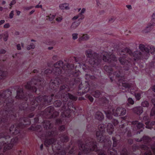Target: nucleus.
Listing matches in <instances>:
<instances>
[{
	"instance_id": "f257e3e1",
	"label": "nucleus",
	"mask_w": 155,
	"mask_h": 155,
	"mask_svg": "<svg viewBox=\"0 0 155 155\" xmlns=\"http://www.w3.org/2000/svg\"><path fill=\"white\" fill-rule=\"evenodd\" d=\"M21 126H17L15 127L14 125L11 126L9 130H7L0 134V142L1 146H3L5 149H10L13 146L14 144L16 143L18 140L17 138L10 139L9 132H10L15 135L19 133V129L18 127Z\"/></svg>"
},
{
	"instance_id": "f03ea898",
	"label": "nucleus",
	"mask_w": 155,
	"mask_h": 155,
	"mask_svg": "<svg viewBox=\"0 0 155 155\" xmlns=\"http://www.w3.org/2000/svg\"><path fill=\"white\" fill-rule=\"evenodd\" d=\"M85 54L88 62L93 67H96L100 63L101 59L99 54L88 50L86 51Z\"/></svg>"
},
{
	"instance_id": "7ed1b4c3",
	"label": "nucleus",
	"mask_w": 155,
	"mask_h": 155,
	"mask_svg": "<svg viewBox=\"0 0 155 155\" xmlns=\"http://www.w3.org/2000/svg\"><path fill=\"white\" fill-rule=\"evenodd\" d=\"M79 147L80 150L85 153H87L90 151H96L97 150L96 143L92 142L87 143L85 145L82 144Z\"/></svg>"
},
{
	"instance_id": "20e7f679",
	"label": "nucleus",
	"mask_w": 155,
	"mask_h": 155,
	"mask_svg": "<svg viewBox=\"0 0 155 155\" xmlns=\"http://www.w3.org/2000/svg\"><path fill=\"white\" fill-rule=\"evenodd\" d=\"M51 100V99L49 97L46 96H39L32 100L31 103L32 106V107L35 108L41 101H43L45 103H48L50 102Z\"/></svg>"
},
{
	"instance_id": "39448f33",
	"label": "nucleus",
	"mask_w": 155,
	"mask_h": 155,
	"mask_svg": "<svg viewBox=\"0 0 155 155\" xmlns=\"http://www.w3.org/2000/svg\"><path fill=\"white\" fill-rule=\"evenodd\" d=\"M126 112L125 108L122 107H118L116 109H113L112 114L115 117H118L124 115Z\"/></svg>"
},
{
	"instance_id": "423d86ee",
	"label": "nucleus",
	"mask_w": 155,
	"mask_h": 155,
	"mask_svg": "<svg viewBox=\"0 0 155 155\" xmlns=\"http://www.w3.org/2000/svg\"><path fill=\"white\" fill-rule=\"evenodd\" d=\"M39 82V81L36 79H32L30 82L27 83V84L25 86V88L29 89H31V88L33 89V88H35L34 87V85L37 84Z\"/></svg>"
},
{
	"instance_id": "0eeeda50",
	"label": "nucleus",
	"mask_w": 155,
	"mask_h": 155,
	"mask_svg": "<svg viewBox=\"0 0 155 155\" xmlns=\"http://www.w3.org/2000/svg\"><path fill=\"white\" fill-rule=\"evenodd\" d=\"M103 60L105 62H108L111 61V60L115 61L116 60V58L115 56L112 54H107L106 55H103Z\"/></svg>"
},
{
	"instance_id": "6e6552de",
	"label": "nucleus",
	"mask_w": 155,
	"mask_h": 155,
	"mask_svg": "<svg viewBox=\"0 0 155 155\" xmlns=\"http://www.w3.org/2000/svg\"><path fill=\"white\" fill-rule=\"evenodd\" d=\"M139 48L142 52L143 57L145 56H148L149 55V51L148 48L145 46L143 44H140L139 46Z\"/></svg>"
},
{
	"instance_id": "1a4fd4ad",
	"label": "nucleus",
	"mask_w": 155,
	"mask_h": 155,
	"mask_svg": "<svg viewBox=\"0 0 155 155\" xmlns=\"http://www.w3.org/2000/svg\"><path fill=\"white\" fill-rule=\"evenodd\" d=\"M133 111L137 114L140 115L143 112V108L140 106L136 107L132 109Z\"/></svg>"
},
{
	"instance_id": "9d476101",
	"label": "nucleus",
	"mask_w": 155,
	"mask_h": 155,
	"mask_svg": "<svg viewBox=\"0 0 155 155\" xmlns=\"http://www.w3.org/2000/svg\"><path fill=\"white\" fill-rule=\"evenodd\" d=\"M103 132L100 130L97 132V138L99 142H102L104 140V137L102 135Z\"/></svg>"
},
{
	"instance_id": "9b49d317",
	"label": "nucleus",
	"mask_w": 155,
	"mask_h": 155,
	"mask_svg": "<svg viewBox=\"0 0 155 155\" xmlns=\"http://www.w3.org/2000/svg\"><path fill=\"white\" fill-rule=\"evenodd\" d=\"M94 117L95 119L99 120H101L104 119V116L101 112L98 111L95 113Z\"/></svg>"
},
{
	"instance_id": "f8f14e48",
	"label": "nucleus",
	"mask_w": 155,
	"mask_h": 155,
	"mask_svg": "<svg viewBox=\"0 0 155 155\" xmlns=\"http://www.w3.org/2000/svg\"><path fill=\"white\" fill-rule=\"evenodd\" d=\"M133 56L137 59H139L141 57H143V54L141 53L140 51H136L134 52L133 54Z\"/></svg>"
},
{
	"instance_id": "ddd939ff",
	"label": "nucleus",
	"mask_w": 155,
	"mask_h": 155,
	"mask_svg": "<svg viewBox=\"0 0 155 155\" xmlns=\"http://www.w3.org/2000/svg\"><path fill=\"white\" fill-rule=\"evenodd\" d=\"M107 132L110 134H112L114 130V127L111 124L109 123L108 124L107 126Z\"/></svg>"
},
{
	"instance_id": "4468645a",
	"label": "nucleus",
	"mask_w": 155,
	"mask_h": 155,
	"mask_svg": "<svg viewBox=\"0 0 155 155\" xmlns=\"http://www.w3.org/2000/svg\"><path fill=\"white\" fill-rule=\"evenodd\" d=\"M55 142L56 140L53 139L47 140L45 141V145L46 146H48L49 145L54 143Z\"/></svg>"
},
{
	"instance_id": "2eb2a0df",
	"label": "nucleus",
	"mask_w": 155,
	"mask_h": 155,
	"mask_svg": "<svg viewBox=\"0 0 155 155\" xmlns=\"http://www.w3.org/2000/svg\"><path fill=\"white\" fill-rule=\"evenodd\" d=\"M69 6V4L67 3L61 4L60 5L59 8L61 10H68L70 8Z\"/></svg>"
},
{
	"instance_id": "dca6fc26",
	"label": "nucleus",
	"mask_w": 155,
	"mask_h": 155,
	"mask_svg": "<svg viewBox=\"0 0 155 155\" xmlns=\"http://www.w3.org/2000/svg\"><path fill=\"white\" fill-rule=\"evenodd\" d=\"M89 38V36L87 34H83V35L80 37L78 40L79 41H87Z\"/></svg>"
},
{
	"instance_id": "f3484780",
	"label": "nucleus",
	"mask_w": 155,
	"mask_h": 155,
	"mask_svg": "<svg viewBox=\"0 0 155 155\" xmlns=\"http://www.w3.org/2000/svg\"><path fill=\"white\" fill-rule=\"evenodd\" d=\"M55 74L58 75L60 74L61 73V71L60 68L54 67L53 69Z\"/></svg>"
},
{
	"instance_id": "a211bd4d",
	"label": "nucleus",
	"mask_w": 155,
	"mask_h": 155,
	"mask_svg": "<svg viewBox=\"0 0 155 155\" xmlns=\"http://www.w3.org/2000/svg\"><path fill=\"white\" fill-rule=\"evenodd\" d=\"M121 52L128 53L131 56H132L133 54L130 49L127 48H126L123 50L121 51Z\"/></svg>"
},
{
	"instance_id": "6ab92c4d",
	"label": "nucleus",
	"mask_w": 155,
	"mask_h": 155,
	"mask_svg": "<svg viewBox=\"0 0 155 155\" xmlns=\"http://www.w3.org/2000/svg\"><path fill=\"white\" fill-rule=\"evenodd\" d=\"M63 64V62L62 61H59L54 64V67L60 68L61 67Z\"/></svg>"
},
{
	"instance_id": "aec40b11",
	"label": "nucleus",
	"mask_w": 155,
	"mask_h": 155,
	"mask_svg": "<svg viewBox=\"0 0 155 155\" xmlns=\"http://www.w3.org/2000/svg\"><path fill=\"white\" fill-rule=\"evenodd\" d=\"M80 22L79 21H75L74 22L71 26L72 28L73 29L76 28L80 24Z\"/></svg>"
},
{
	"instance_id": "412c9836",
	"label": "nucleus",
	"mask_w": 155,
	"mask_h": 155,
	"mask_svg": "<svg viewBox=\"0 0 155 155\" xmlns=\"http://www.w3.org/2000/svg\"><path fill=\"white\" fill-rule=\"evenodd\" d=\"M62 104V102L60 100H57L54 103V105L56 107H60Z\"/></svg>"
},
{
	"instance_id": "4be33fe9",
	"label": "nucleus",
	"mask_w": 155,
	"mask_h": 155,
	"mask_svg": "<svg viewBox=\"0 0 155 155\" xmlns=\"http://www.w3.org/2000/svg\"><path fill=\"white\" fill-rule=\"evenodd\" d=\"M60 138L61 140L63 142H67L68 140V137L65 135L61 136Z\"/></svg>"
},
{
	"instance_id": "5701e85b",
	"label": "nucleus",
	"mask_w": 155,
	"mask_h": 155,
	"mask_svg": "<svg viewBox=\"0 0 155 155\" xmlns=\"http://www.w3.org/2000/svg\"><path fill=\"white\" fill-rule=\"evenodd\" d=\"M149 104L148 102L147 101H144L141 103V105L143 107H148Z\"/></svg>"
},
{
	"instance_id": "b1692460",
	"label": "nucleus",
	"mask_w": 155,
	"mask_h": 155,
	"mask_svg": "<svg viewBox=\"0 0 155 155\" xmlns=\"http://www.w3.org/2000/svg\"><path fill=\"white\" fill-rule=\"evenodd\" d=\"M104 124H100L98 126V129L99 130L103 132L104 130Z\"/></svg>"
},
{
	"instance_id": "393cba45",
	"label": "nucleus",
	"mask_w": 155,
	"mask_h": 155,
	"mask_svg": "<svg viewBox=\"0 0 155 155\" xmlns=\"http://www.w3.org/2000/svg\"><path fill=\"white\" fill-rule=\"evenodd\" d=\"M101 94V93L98 91H96L93 93V95L94 97L97 98L99 97Z\"/></svg>"
},
{
	"instance_id": "a878e982",
	"label": "nucleus",
	"mask_w": 155,
	"mask_h": 155,
	"mask_svg": "<svg viewBox=\"0 0 155 155\" xmlns=\"http://www.w3.org/2000/svg\"><path fill=\"white\" fill-rule=\"evenodd\" d=\"M151 28L147 26L143 30V32L145 33H147L149 32L151 30Z\"/></svg>"
},
{
	"instance_id": "bb28decb",
	"label": "nucleus",
	"mask_w": 155,
	"mask_h": 155,
	"mask_svg": "<svg viewBox=\"0 0 155 155\" xmlns=\"http://www.w3.org/2000/svg\"><path fill=\"white\" fill-rule=\"evenodd\" d=\"M55 16V15L50 14L49 16H47V17L48 18L50 21H52L54 18Z\"/></svg>"
},
{
	"instance_id": "cd10ccee",
	"label": "nucleus",
	"mask_w": 155,
	"mask_h": 155,
	"mask_svg": "<svg viewBox=\"0 0 155 155\" xmlns=\"http://www.w3.org/2000/svg\"><path fill=\"white\" fill-rule=\"evenodd\" d=\"M35 48V46L34 44L33 43H32L30 45H28L27 48V49L28 50H30L31 49H33Z\"/></svg>"
},
{
	"instance_id": "c85d7f7f",
	"label": "nucleus",
	"mask_w": 155,
	"mask_h": 155,
	"mask_svg": "<svg viewBox=\"0 0 155 155\" xmlns=\"http://www.w3.org/2000/svg\"><path fill=\"white\" fill-rule=\"evenodd\" d=\"M155 25V22L154 21H151L149 22L147 26L152 28V27Z\"/></svg>"
},
{
	"instance_id": "c756f323",
	"label": "nucleus",
	"mask_w": 155,
	"mask_h": 155,
	"mask_svg": "<svg viewBox=\"0 0 155 155\" xmlns=\"http://www.w3.org/2000/svg\"><path fill=\"white\" fill-rule=\"evenodd\" d=\"M0 75L2 78H4L7 76V73L6 72L1 71L0 72Z\"/></svg>"
},
{
	"instance_id": "7c9ffc66",
	"label": "nucleus",
	"mask_w": 155,
	"mask_h": 155,
	"mask_svg": "<svg viewBox=\"0 0 155 155\" xmlns=\"http://www.w3.org/2000/svg\"><path fill=\"white\" fill-rule=\"evenodd\" d=\"M110 152V154L111 155H116L117 154V151L114 150H112V151H110V150H108V152Z\"/></svg>"
},
{
	"instance_id": "2f4dec72",
	"label": "nucleus",
	"mask_w": 155,
	"mask_h": 155,
	"mask_svg": "<svg viewBox=\"0 0 155 155\" xmlns=\"http://www.w3.org/2000/svg\"><path fill=\"white\" fill-rule=\"evenodd\" d=\"M112 122L113 123L114 126L117 125L119 124V121L117 120L116 119H113L112 120Z\"/></svg>"
},
{
	"instance_id": "473e14b6",
	"label": "nucleus",
	"mask_w": 155,
	"mask_h": 155,
	"mask_svg": "<svg viewBox=\"0 0 155 155\" xmlns=\"http://www.w3.org/2000/svg\"><path fill=\"white\" fill-rule=\"evenodd\" d=\"M137 126L138 129H140L143 127V124L142 123H139L137 124Z\"/></svg>"
},
{
	"instance_id": "72a5a7b5",
	"label": "nucleus",
	"mask_w": 155,
	"mask_h": 155,
	"mask_svg": "<svg viewBox=\"0 0 155 155\" xmlns=\"http://www.w3.org/2000/svg\"><path fill=\"white\" fill-rule=\"evenodd\" d=\"M135 97L136 99L138 100L140 99L141 98V95L140 93H137L135 94Z\"/></svg>"
},
{
	"instance_id": "f704fd0d",
	"label": "nucleus",
	"mask_w": 155,
	"mask_h": 155,
	"mask_svg": "<svg viewBox=\"0 0 155 155\" xmlns=\"http://www.w3.org/2000/svg\"><path fill=\"white\" fill-rule=\"evenodd\" d=\"M154 115H155V107L153 108L150 114L151 116H153Z\"/></svg>"
},
{
	"instance_id": "c9c22d12",
	"label": "nucleus",
	"mask_w": 155,
	"mask_h": 155,
	"mask_svg": "<svg viewBox=\"0 0 155 155\" xmlns=\"http://www.w3.org/2000/svg\"><path fill=\"white\" fill-rule=\"evenodd\" d=\"M112 139L113 141V146L115 147L117 145V141L116 139L114 137H112Z\"/></svg>"
},
{
	"instance_id": "e433bc0d",
	"label": "nucleus",
	"mask_w": 155,
	"mask_h": 155,
	"mask_svg": "<svg viewBox=\"0 0 155 155\" xmlns=\"http://www.w3.org/2000/svg\"><path fill=\"white\" fill-rule=\"evenodd\" d=\"M128 103L131 104H133L134 103L133 100L130 98H129L128 99Z\"/></svg>"
},
{
	"instance_id": "4c0bfd02",
	"label": "nucleus",
	"mask_w": 155,
	"mask_h": 155,
	"mask_svg": "<svg viewBox=\"0 0 155 155\" xmlns=\"http://www.w3.org/2000/svg\"><path fill=\"white\" fill-rule=\"evenodd\" d=\"M44 72L45 74H48L51 73L52 72V71L50 69H48L45 71Z\"/></svg>"
},
{
	"instance_id": "58836bf2",
	"label": "nucleus",
	"mask_w": 155,
	"mask_h": 155,
	"mask_svg": "<svg viewBox=\"0 0 155 155\" xmlns=\"http://www.w3.org/2000/svg\"><path fill=\"white\" fill-rule=\"evenodd\" d=\"M78 34L74 33L72 34V38L74 40H75L78 38Z\"/></svg>"
},
{
	"instance_id": "ea45409f",
	"label": "nucleus",
	"mask_w": 155,
	"mask_h": 155,
	"mask_svg": "<svg viewBox=\"0 0 155 155\" xmlns=\"http://www.w3.org/2000/svg\"><path fill=\"white\" fill-rule=\"evenodd\" d=\"M119 60L120 62L122 64H124V58H123L120 57L119 58Z\"/></svg>"
},
{
	"instance_id": "a19ab883",
	"label": "nucleus",
	"mask_w": 155,
	"mask_h": 155,
	"mask_svg": "<svg viewBox=\"0 0 155 155\" xmlns=\"http://www.w3.org/2000/svg\"><path fill=\"white\" fill-rule=\"evenodd\" d=\"M150 51L151 53L153 54L155 51V48L153 47H151L150 48Z\"/></svg>"
},
{
	"instance_id": "79ce46f5",
	"label": "nucleus",
	"mask_w": 155,
	"mask_h": 155,
	"mask_svg": "<svg viewBox=\"0 0 155 155\" xmlns=\"http://www.w3.org/2000/svg\"><path fill=\"white\" fill-rule=\"evenodd\" d=\"M110 68L108 66H105L104 67V69L105 71L107 72H110Z\"/></svg>"
},
{
	"instance_id": "37998d69",
	"label": "nucleus",
	"mask_w": 155,
	"mask_h": 155,
	"mask_svg": "<svg viewBox=\"0 0 155 155\" xmlns=\"http://www.w3.org/2000/svg\"><path fill=\"white\" fill-rule=\"evenodd\" d=\"M48 110L50 113H51L54 110V108L52 107H50L48 108Z\"/></svg>"
},
{
	"instance_id": "c03bdc74",
	"label": "nucleus",
	"mask_w": 155,
	"mask_h": 155,
	"mask_svg": "<svg viewBox=\"0 0 155 155\" xmlns=\"http://www.w3.org/2000/svg\"><path fill=\"white\" fill-rule=\"evenodd\" d=\"M14 16V11H11L9 15V16L10 18L12 19L13 18Z\"/></svg>"
},
{
	"instance_id": "a18cd8bd",
	"label": "nucleus",
	"mask_w": 155,
	"mask_h": 155,
	"mask_svg": "<svg viewBox=\"0 0 155 155\" xmlns=\"http://www.w3.org/2000/svg\"><path fill=\"white\" fill-rule=\"evenodd\" d=\"M114 20L115 19L113 17H111L108 19V21L111 23L114 22Z\"/></svg>"
},
{
	"instance_id": "49530a36",
	"label": "nucleus",
	"mask_w": 155,
	"mask_h": 155,
	"mask_svg": "<svg viewBox=\"0 0 155 155\" xmlns=\"http://www.w3.org/2000/svg\"><path fill=\"white\" fill-rule=\"evenodd\" d=\"M86 11V9L85 8H83L81 12L79 14V15H81L83 13H84Z\"/></svg>"
},
{
	"instance_id": "de8ad7c7",
	"label": "nucleus",
	"mask_w": 155,
	"mask_h": 155,
	"mask_svg": "<svg viewBox=\"0 0 155 155\" xmlns=\"http://www.w3.org/2000/svg\"><path fill=\"white\" fill-rule=\"evenodd\" d=\"M47 124V127L48 128V129H50L53 126V125L52 124L50 123L49 122H48V124Z\"/></svg>"
},
{
	"instance_id": "09e8293b",
	"label": "nucleus",
	"mask_w": 155,
	"mask_h": 155,
	"mask_svg": "<svg viewBox=\"0 0 155 155\" xmlns=\"http://www.w3.org/2000/svg\"><path fill=\"white\" fill-rule=\"evenodd\" d=\"M62 17H58L56 18V20L58 22H60L62 20Z\"/></svg>"
},
{
	"instance_id": "8fccbe9b",
	"label": "nucleus",
	"mask_w": 155,
	"mask_h": 155,
	"mask_svg": "<svg viewBox=\"0 0 155 155\" xmlns=\"http://www.w3.org/2000/svg\"><path fill=\"white\" fill-rule=\"evenodd\" d=\"M16 3V1L15 0H13L12 1L10 4L9 5L11 6L12 5H15Z\"/></svg>"
},
{
	"instance_id": "3c124183",
	"label": "nucleus",
	"mask_w": 155,
	"mask_h": 155,
	"mask_svg": "<svg viewBox=\"0 0 155 155\" xmlns=\"http://www.w3.org/2000/svg\"><path fill=\"white\" fill-rule=\"evenodd\" d=\"M149 120V117L147 116H145L143 118V120L144 121L148 120Z\"/></svg>"
},
{
	"instance_id": "603ef678",
	"label": "nucleus",
	"mask_w": 155,
	"mask_h": 155,
	"mask_svg": "<svg viewBox=\"0 0 155 155\" xmlns=\"http://www.w3.org/2000/svg\"><path fill=\"white\" fill-rule=\"evenodd\" d=\"M65 129V127L64 126H61L59 127V130L61 131L64 130Z\"/></svg>"
},
{
	"instance_id": "864d4df0",
	"label": "nucleus",
	"mask_w": 155,
	"mask_h": 155,
	"mask_svg": "<svg viewBox=\"0 0 155 155\" xmlns=\"http://www.w3.org/2000/svg\"><path fill=\"white\" fill-rule=\"evenodd\" d=\"M10 27V25L9 23H7L4 25V27L5 28H8Z\"/></svg>"
},
{
	"instance_id": "5fc2aeb1",
	"label": "nucleus",
	"mask_w": 155,
	"mask_h": 155,
	"mask_svg": "<svg viewBox=\"0 0 155 155\" xmlns=\"http://www.w3.org/2000/svg\"><path fill=\"white\" fill-rule=\"evenodd\" d=\"M69 97L70 99H72V100L76 99L75 97L72 95H70L69 96Z\"/></svg>"
},
{
	"instance_id": "6e6d98bb",
	"label": "nucleus",
	"mask_w": 155,
	"mask_h": 155,
	"mask_svg": "<svg viewBox=\"0 0 155 155\" xmlns=\"http://www.w3.org/2000/svg\"><path fill=\"white\" fill-rule=\"evenodd\" d=\"M88 99H89V100L91 102H92L93 101L94 99L91 96H88Z\"/></svg>"
},
{
	"instance_id": "4d7b16f0",
	"label": "nucleus",
	"mask_w": 155,
	"mask_h": 155,
	"mask_svg": "<svg viewBox=\"0 0 155 155\" xmlns=\"http://www.w3.org/2000/svg\"><path fill=\"white\" fill-rule=\"evenodd\" d=\"M123 86L127 88H130L131 87L130 85V84H123Z\"/></svg>"
},
{
	"instance_id": "13d9d810",
	"label": "nucleus",
	"mask_w": 155,
	"mask_h": 155,
	"mask_svg": "<svg viewBox=\"0 0 155 155\" xmlns=\"http://www.w3.org/2000/svg\"><path fill=\"white\" fill-rule=\"evenodd\" d=\"M53 60H57L58 59V57L56 55H54L52 58Z\"/></svg>"
},
{
	"instance_id": "bf43d9fd",
	"label": "nucleus",
	"mask_w": 155,
	"mask_h": 155,
	"mask_svg": "<svg viewBox=\"0 0 155 155\" xmlns=\"http://www.w3.org/2000/svg\"><path fill=\"white\" fill-rule=\"evenodd\" d=\"M17 49L18 50H21V47L20 45L19 44H18L17 45Z\"/></svg>"
},
{
	"instance_id": "052dcab7",
	"label": "nucleus",
	"mask_w": 155,
	"mask_h": 155,
	"mask_svg": "<svg viewBox=\"0 0 155 155\" xmlns=\"http://www.w3.org/2000/svg\"><path fill=\"white\" fill-rule=\"evenodd\" d=\"M151 102L153 104L154 107H155V99H152L151 100Z\"/></svg>"
},
{
	"instance_id": "680f3d73",
	"label": "nucleus",
	"mask_w": 155,
	"mask_h": 155,
	"mask_svg": "<svg viewBox=\"0 0 155 155\" xmlns=\"http://www.w3.org/2000/svg\"><path fill=\"white\" fill-rule=\"evenodd\" d=\"M6 52V51L4 49H1L0 51L1 54H5Z\"/></svg>"
},
{
	"instance_id": "e2e57ef3",
	"label": "nucleus",
	"mask_w": 155,
	"mask_h": 155,
	"mask_svg": "<svg viewBox=\"0 0 155 155\" xmlns=\"http://www.w3.org/2000/svg\"><path fill=\"white\" fill-rule=\"evenodd\" d=\"M19 96H20L19 93L18 92L17 93V95L16 96V97L17 98H22V97H20Z\"/></svg>"
},
{
	"instance_id": "0e129e2a",
	"label": "nucleus",
	"mask_w": 155,
	"mask_h": 155,
	"mask_svg": "<svg viewBox=\"0 0 155 155\" xmlns=\"http://www.w3.org/2000/svg\"><path fill=\"white\" fill-rule=\"evenodd\" d=\"M6 37L4 38V40L5 41H6L7 40L8 38V34L7 33L6 34Z\"/></svg>"
},
{
	"instance_id": "69168bd1",
	"label": "nucleus",
	"mask_w": 155,
	"mask_h": 155,
	"mask_svg": "<svg viewBox=\"0 0 155 155\" xmlns=\"http://www.w3.org/2000/svg\"><path fill=\"white\" fill-rule=\"evenodd\" d=\"M33 8V6H31L29 7H25V9L26 10H28Z\"/></svg>"
},
{
	"instance_id": "338daca9",
	"label": "nucleus",
	"mask_w": 155,
	"mask_h": 155,
	"mask_svg": "<svg viewBox=\"0 0 155 155\" xmlns=\"http://www.w3.org/2000/svg\"><path fill=\"white\" fill-rule=\"evenodd\" d=\"M33 72L34 73H38L39 72V71H38V69H34L33 70Z\"/></svg>"
},
{
	"instance_id": "774afa93",
	"label": "nucleus",
	"mask_w": 155,
	"mask_h": 155,
	"mask_svg": "<svg viewBox=\"0 0 155 155\" xmlns=\"http://www.w3.org/2000/svg\"><path fill=\"white\" fill-rule=\"evenodd\" d=\"M152 18L153 19H155V12L153 14L152 16Z\"/></svg>"
}]
</instances>
